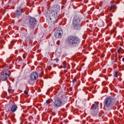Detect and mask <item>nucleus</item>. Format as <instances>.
<instances>
[{"label":"nucleus","mask_w":124,"mask_h":124,"mask_svg":"<svg viewBox=\"0 0 124 124\" xmlns=\"http://www.w3.org/2000/svg\"><path fill=\"white\" fill-rule=\"evenodd\" d=\"M67 41L70 46H77L80 42V39L76 36L71 35L68 37Z\"/></svg>","instance_id":"obj_1"},{"label":"nucleus","mask_w":124,"mask_h":124,"mask_svg":"<svg viewBox=\"0 0 124 124\" xmlns=\"http://www.w3.org/2000/svg\"><path fill=\"white\" fill-rule=\"evenodd\" d=\"M57 16H58V13H56L55 11L51 9L49 16L47 15L46 18L49 23L54 24L55 22L57 20Z\"/></svg>","instance_id":"obj_2"},{"label":"nucleus","mask_w":124,"mask_h":124,"mask_svg":"<svg viewBox=\"0 0 124 124\" xmlns=\"http://www.w3.org/2000/svg\"><path fill=\"white\" fill-rule=\"evenodd\" d=\"M73 27L75 30H81V19L78 16H76L74 17L72 20Z\"/></svg>","instance_id":"obj_3"},{"label":"nucleus","mask_w":124,"mask_h":124,"mask_svg":"<svg viewBox=\"0 0 124 124\" xmlns=\"http://www.w3.org/2000/svg\"><path fill=\"white\" fill-rule=\"evenodd\" d=\"M104 106L106 108H111L113 106H116V102L113 98L108 97L104 101Z\"/></svg>","instance_id":"obj_4"},{"label":"nucleus","mask_w":124,"mask_h":124,"mask_svg":"<svg viewBox=\"0 0 124 124\" xmlns=\"http://www.w3.org/2000/svg\"><path fill=\"white\" fill-rule=\"evenodd\" d=\"M62 101L59 98H55L53 102V106L54 108L58 109L60 107H62Z\"/></svg>","instance_id":"obj_5"},{"label":"nucleus","mask_w":124,"mask_h":124,"mask_svg":"<svg viewBox=\"0 0 124 124\" xmlns=\"http://www.w3.org/2000/svg\"><path fill=\"white\" fill-rule=\"evenodd\" d=\"M90 112L93 117H95L98 113V104H93Z\"/></svg>","instance_id":"obj_6"},{"label":"nucleus","mask_w":124,"mask_h":124,"mask_svg":"<svg viewBox=\"0 0 124 124\" xmlns=\"http://www.w3.org/2000/svg\"><path fill=\"white\" fill-rule=\"evenodd\" d=\"M18 109V107L16 105H13L12 107L6 108V111L8 114H12L14 112H16V110Z\"/></svg>","instance_id":"obj_7"},{"label":"nucleus","mask_w":124,"mask_h":124,"mask_svg":"<svg viewBox=\"0 0 124 124\" xmlns=\"http://www.w3.org/2000/svg\"><path fill=\"white\" fill-rule=\"evenodd\" d=\"M63 33V32L62 31V28H59L55 32V37H56V38H61L62 36Z\"/></svg>","instance_id":"obj_8"},{"label":"nucleus","mask_w":124,"mask_h":124,"mask_svg":"<svg viewBox=\"0 0 124 124\" xmlns=\"http://www.w3.org/2000/svg\"><path fill=\"white\" fill-rule=\"evenodd\" d=\"M29 25L31 26L32 28L33 27H34V26L36 25V23H37L36 19L34 17H31L29 19Z\"/></svg>","instance_id":"obj_9"},{"label":"nucleus","mask_w":124,"mask_h":124,"mask_svg":"<svg viewBox=\"0 0 124 124\" xmlns=\"http://www.w3.org/2000/svg\"><path fill=\"white\" fill-rule=\"evenodd\" d=\"M22 12H23V9L21 7L17 8L16 12L15 13V17H20L22 15Z\"/></svg>","instance_id":"obj_10"},{"label":"nucleus","mask_w":124,"mask_h":124,"mask_svg":"<svg viewBox=\"0 0 124 124\" xmlns=\"http://www.w3.org/2000/svg\"><path fill=\"white\" fill-rule=\"evenodd\" d=\"M7 78H9V75L6 73L5 74L1 75L0 76V80L1 81H6Z\"/></svg>","instance_id":"obj_11"},{"label":"nucleus","mask_w":124,"mask_h":124,"mask_svg":"<svg viewBox=\"0 0 124 124\" xmlns=\"http://www.w3.org/2000/svg\"><path fill=\"white\" fill-rule=\"evenodd\" d=\"M30 78L31 80L35 81L38 78V74L36 72H34L31 74Z\"/></svg>","instance_id":"obj_12"},{"label":"nucleus","mask_w":124,"mask_h":124,"mask_svg":"<svg viewBox=\"0 0 124 124\" xmlns=\"http://www.w3.org/2000/svg\"><path fill=\"white\" fill-rule=\"evenodd\" d=\"M51 9L52 10L58 13V12H59L61 9V7L59 5L56 4L54 5V6L51 8Z\"/></svg>","instance_id":"obj_13"},{"label":"nucleus","mask_w":124,"mask_h":124,"mask_svg":"<svg viewBox=\"0 0 124 124\" xmlns=\"http://www.w3.org/2000/svg\"><path fill=\"white\" fill-rule=\"evenodd\" d=\"M116 8L117 7H116V6L114 5V4H111L110 10V12H114V11L116 10Z\"/></svg>","instance_id":"obj_14"},{"label":"nucleus","mask_w":124,"mask_h":124,"mask_svg":"<svg viewBox=\"0 0 124 124\" xmlns=\"http://www.w3.org/2000/svg\"><path fill=\"white\" fill-rule=\"evenodd\" d=\"M33 81L34 80L31 79L30 78V79L28 80V82L29 84H30L31 85H33V84H34V82Z\"/></svg>","instance_id":"obj_15"},{"label":"nucleus","mask_w":124,"mask_h":124,"mask_svg":"<svg viewBox=\"0 0 124 124\" xmlns=\"http://www.w3.org/2000/svg\"><path fill=\"white\" fill-rule=\"evenodd\" d=\"M11 90H12V87L11 86H9L8 89V92L10 93H11Z\"/></svg>","instance_id":"obj_16"},{"label":"nucleus","mask_w":124,"mask_h":124,"mask_svg":"<svg viewBox=\"0 0 124 124\" xmlns=\"http://www.w3.org/2000/svg\"><path fill=\"white\" fill-rule=\"evenodd\" d=\"M114 77H115V78H117V77H118V72H115V73L114 75Z\"/></svg>","instance_id":"obj_17"},{"label":"nucleus","mask_w":124,"mask_h":124,"mask_svg":"<svg viewBox=\"0 0 124 124\" xmlns=\"http://www.w3.org/2000/svg\"><path fill=\"white\" fill-rule=\"evenodd\" d=\"M63 68L65 69L66 68V64L63 63Z\"/></svg>","instance_id":"obj_18"},{"label":"nucleus","mask_w":124,"mask_h":124,"mask_svg":"<svg viewBox=\"0 0 124 124\" xmlns=\"http://www.w3.org/2000/svg\"><path fill=\"white\" fill-rule=\"evenodd\" d=\"M46 104H50V100H47L46 101Z\"/></svg>","instance_id":"obj_19"},{"label":"nucleus","mask_w":124,"mask_h":124,"mask_svg":"<svg viewBox=\"0 0 124 124\" xmlns=\"http://www.w3.org/2000/svg\"><path fill=\"white\" fill-rule=\"evenodd\" d=\"M54 61H56V62H58L60 61V60L59 59V58H56V59H54Z\"/></svg>","instance_id":"obj_20"},{"label":"nucleus","mask_w":124,"mask_h":124,"mask_svg":"<svg viewBox=\"0 0 124 124\" xmlns=\"http://www.w3.org/2000/svg\"><path fill=\"white\" fill-rule=\"evenodd\" d=\"M24 93V94H28V93H29L27 91H25Z\"/></svg>","instance_id":"obj_21"},{"label":"nucleus","mask_w":124,"mask_h":124,"mask_svg":"<svg viewBox=\"0 0 124 124\" xmlns=\"http://www.w3.org/2000/svg\"><path fill=\"white\" fill-rule=\"evenodd\" d=\"M75 82H77V80L76 79H73V83H74Z\"/></svg>","instance_id":"obj_22"},{"label":"nucleus","mask_w":124,"mask_h":124,"mask_svg":"<svg viewBox=\"0 0 124 124\" xmlns=\"http://www.w3.org/2000/svg\"><path fill=\"white\" fill-rule=\"evenodd\" d=\"M121 49H118V53H121Z\"/></svg>","instance_id":"obj_23"},{"label":"nucleus","mask_w":124,"mask_h":124,"mask_svg":"<svg viewBox=\"0 0 124 124\" xmlns=\"http://www.w3.org/2000/svg\"><path fill=\"white\" fill-rule=\"evenodd\" d=\"M119 49L120 50H123V49H122V47H120Z\"/></svg>","instance_id":"obj_24"},{"label":"nucleus","mask_w":124,"mask_h":124,"mask_svg":"<svg viewBox=\"0 0 124 124\" xmlns=\"http://www.w3.org/2000/svg\"><path fill=\"white\" fill-rule=\"evenodd\" d=\"M32 34V35H33V31L31 33V34Z\"/></svg>","instance_id":"obj_25"},{"label":"nucleus","mask_w":124,"mask_h":124,"mask_svg":"<svg viewBox=\"0 0 124 124\" xmlns=\"http://www.w3.org/2000/svg\"><path fill=\"white\" fill-rule=\"evenodd\" d=\"M53 67H56V64L53 65Z\"/></svg>","instance_id":"obj_26"},{"label":"nucleus","mask_w":124,"mask_h":124,"mask_svg":"<svg viewBox=\"0 0 124 124\" xmlns=\"http://www.w3.org/2000/svg\"><path fill=\"white\" fill-rule=\"evenodd\" d=\"M122 61L123 62H124V58H123Z\"/></svg>","instance_id":"obj_27"}]
</instances>
